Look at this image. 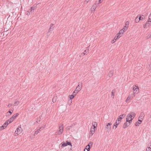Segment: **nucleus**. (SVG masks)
Returning a JSON list of instances; mask_svg holds the SVG:
<instances>
[{"mask_svg":"<svg viewBox=\"0 0 151 151\" xmlns=\"http://www.w3.org/2000/svg\"><path fill=\"white\" fill-rule=\"evenodd\" d=\"M136 114L133 112H131L128 114L126 117V122H132V119L134 118Z\"/></svg>","mask_w":151,"mask_h":151,"instance_id":"nucleus-1","label":"nucleus"},{"mask_svg":"<svg viewBox=\"0 0 151 151\" xmlns=\"http://www.w3.org/2000/svg\"><path fill=\"white\" fill-rule=\"evenodd\" d=\"M112 124L111 123H109L106 124L105 127V129L106 132H109L111 130V125Z\"/></svg>","mask_w":151,"mask_h":151,"instance_id":"nucleus-2","label":"nucleus"},{"mask_svg":"<svg viewBox=\"0 0 151 151\" xmlns=\"http://www.w3.org/2000/svg\"><path fill=\"white\" fill-rule=\"evenodd\" d=\"M22 129L21 127L20 126H19L15 132V135H16V134L18 135L19 134H20L22 132Z\"/></svg>","mask_w":151,"mask_h":151,"instance_id":"nucleus-3","label":"nucleus"},{"mask_svg":"<svg viewBox=\"0 0 151 151\" xmlns=\"http://www.w3.org/2000/svg\"><path fill=\"white\" fill-rule=\"evenodd\" d=\"M151 22V20H148L145 24L143 25V27L144 28H147L149 26L151 25V24L149 22Z\"/></svg>","mask_w":151,"mask_h":151,"instance_id":"nucleus-4","label":"nucleus"},{"mask_svg":"<svg viewBox=\"0 0 151 151\" xmlns=\"http://www.w3.org/2000/svg\"><path fill=\"white\" fill-rule=\"evenodd\" d=\"M131 123L132 122H127L126 121L124 124L123 126V127L124 129L126 128L131 124Z\"/></svg>","mask_w":151,"mask_h":151,"instance_id":"nucleus-5","label":"nucleus"},{"mask_svg":"<svg viewBox=\"0 0 151 151\" xmlns=\"http://www.w3.org/2000/svg\"><path fill=\"white\" fill-rule=\"evenodd\" d=\"M139 88L138 87L135 86L133 88V92L134 94H136L138 93Z\"/></svg>","mask_w":151,"mask_h":151,"instance_id":"nucleus-6","label":"nucleus"},{"mask_svg":"<svg viewBox=\"0 0 151 151\" xmlns=\"http://www.w3.org/2000/svg\"><path fill=\"white\" fill-rule=\"evenodd\" d=\"M125 116V114H122L119 116L118 118L117 119V121L118 122L120 121V120L122 119L123 117H124Z\"/></svg>","mask_w":151,"mask_h":151,"instance_id":"nucleus-7","label":"nucleus"},{"mask_svg":"<svg viewBox=\"0 0 151 151\" xmlns=\"http://www.w3.org/2000/svg\"><path fill=\"white\" fill-rule=\"evenodd\" d=\"M64 128L63 125V124H60L59 126V131L62 132L63 133V129Z\"/></svg>","mask_w":151,"mask_h":151,"instance_id":"nucleus-8","label":"nucleus"},{"mask_svg":"<svg viewBox=\"0 0 151 151\" xmlns=\"http://www.w3.org/2000/svg\"><path fill=\"white\" fill-rule=\"evenodd\" d=\"M144 116V113L143 112H141L140 114L138 119H142Z\"/></svg>","mask_w":151,"mask_h":151,"instance_id":"nucleus-9","label":"nucleus"},{"mask_svg":"<svg viewBox=\"0 0 151 151\" xmlns=\"http://www.w3.org/2000/svg\"><path fill=\"white\" fill-rule=\"evenodd\" d=\"M97 6V4L95 3L94 4L91 8V10L92 11H94L95 10Z\"/></svg>","mask_w":151,"mask_h":151,"instance_id":"nucleus-10","label":"nucleus"},{"mask_svg":"<svg viewBox=\"0 0 151 151\" xmlns=\"http://www.w3.org/2000/svg\"><path fill=\"white\" fill-rule=\"evenodd\" d=\"M54 27V24H51L50 25V28L48 30V32H50V31H52Z\"/></svg>","mask_w":151,"mask_h":151,"instance_id":"nucleus-11","label":"nucleus"},{"mask_svg":"<svg viewBox=\"0 0 151 151\" xmlns=\"http://www.w3.org/2000/svg\"><path fill=\"white\" fill-rule=\"evenodd\" d=\"M129 23L128 21H127L126 22V24L123 29L124 30V31H126L127 30L128 25H129Z\"/></svg>","mask_w":151,"mask_h":151,"instance_id":"nucleus-12","label":"nucleus"},{"mask_svg":"<svg viewBox=\"0 0 151 151\" xmlns=\"http://www.w3.org/2000/svg\"><path fill=\"white\" fill-rule=\"evenodd\" d=\"M142 121L139 119H138V121L137 122H136L135 123V125L136 126H139V124H141Z\"/></svg>","mask_w":151,"mask_h":151,"instance_id":"nucleus-13","label":"nucleus"},{"mask_svg":"<svg viewBox=\"0 0 151 151\" xmlns=\"http://www.w3.org/2000/svg\"><path fill=\"white\" fill-rule=\"evenodd\" d=\"M121 36H122V35H120L118 33L114 37L115 40H116L118 39H119Z\"/></svg>","mask_w":151,"mask_h":151,"instance_id":"nucleus-14","label":"nucleus"},{"mask_svg":"<svg viewBox=\"0 0 151 151\" xmlns=\"http://www.w3.org/2000/svg\"><path fill=\"white\" fill-rule=\"evenodd\" d=\"M141 16H140L139 17H137L135 19V22L136 23L138 22L139 21L141 20Z\"/></svg>","mask_w":151,"mask_h":151,"instance_id":"nucleus-15","label":"nucleus"},{"mask_svg":"<svg viewBox=\"0 0 151 151\" xmlns=\"http://www.w3.org/2000/svg\"><path fill=\"white\" fill-rule=\"evenodd\" d=\"M95 128H94L92 127L91 129L90 132L92 134V135H93L95 132Z\"/></svg>","mask_w":151,"mask_h":151,"instance_id":"nucleus-16","label":"nucleus"},{"mask_svg":"<svg viewBox=\"0 0 151 151\" xmlns=\"http://www.w3.org/2000/svg\"><path fill=\"white\" fill-rule=\"evenodd\" d=\"M13 121V119H12V118H10L9 120H7L6 122L7 123V125H8L9 124L11 123Z\"/></svg>","mask_w":151,"mask_h":151,"instance_id":"nucleus-17","label":"nucleus"},{"mask_svg":"<svg viewBox=\"0 0 151 151\" xmlns=\"http://www.w3.org/2000/svg\"><path fill=\"white\" fill-rule=\"evenodd\" d=\"M19 115L18 113H17L13 116H12V117L11 118H12V119H13V121L15 119V118Z\"/></svg>","mask_w":151,"mask_h":151,"instance_id":"nucleus-18","label":"nucleus"},{"mask_svg":"<svg viewBox=\"0 0 151 151\" xmlns=\"http://www.w3.org/2000/svg\"><path fill=\"white\" fill-rule=\"evenodd\" d=\"M126 31H124V30L123 29H121L119 33H118L120 35H121L122 36V34H123L124 32Z\"/></svg>","mask_w":151,"mask_h":151,"instance_id":"nucleus-19","label":"nucleus"},{"mask_svg":"<svg viewBox=\"0 0 151 151\" xmlns=\"http://www.w3.org/2000/svg\"><path fill=\"white\" fill-rule=\"evenodd\" d=\"M63 133L61 131H58L55 132V134L56 135H61Z\"/></svg>","mask_w":151,"mask_h":151,"instance_id":"nucleus-20","label":"nucleus"},{"mask_svg":"<svg viewBox=\"0 0 151 151\" xmlns=\"http://www.w3.org/2000/svg\"><path fill=\"white\" fill-rule=\"evenodd\" d=\"M113 70H111L110 72L109 73L108 75L109 77L111 78L112 76L113 75Z\"/></svg>","mask_w":151,"mask_h":151,"instance_id":"nucleus-21","label":"nucleus"},{"mask_svg":"<svg viewBox=\"0 0 151 151\" xmlns=\"http://www.w3.org/2000/svg\"><path fill=\"white\" fill-rule=\"evenodd\" d=\"M92 124L93 127V128H96V127L97 126V124L96 122H93L92 123Z\"/></svg>","mask_w":151,"mask_h":151,"instance_id":"nucleus-22","label":"nucleus"},{"mask_svg":"<svg viewBox=\"0 0 151 151\" xmlns=\"http://www.w3.org/2000/svg\"><path fill=\"white\" fill-rule=\"evenodd\" d=\"M10 110H11V111L10 110L7 113L8 116L10 115L12 113V112H13V111L12 109H10Z\"/></svg>","mask_w":151,"mask_h":151,"instance_id":"nucleus-23","label":"nucleus"},{"mask_svg":"<svg viewBox=\"0 0 151 151\" xmlns=\"http://www.w3.org/2000/svg\"><path fill=\"white\" fill-rule=\"evenodd\" d=\"M57 97L56 96H54L52 99V101L53 103L55 102L56 101Z\"/></svg>","mask_w":151,"mask_h":151,"instance_id":"nucleus-24","label":"nucleus"},{"mask_svg":"<svg viewBox=\"0 0 151 151\" xmlns=\"http://www.w3.org/2000/svg\"><path fill=\"white\" fill-rule=\"evenodd\" d=\"M132 99V98L131 97V96H129L126 100V102H128V101H129L131 99Z\"/></svg>","mask_w":151,"mask_h":151,"instance_id":"nucleus-25","label":"nucleus"},{"mask_svg":"<svg viewBox=\"0 0 151 151\" xmlns=\"http://www.w3.org/2000/svg\"><path fill=\"white\" fill-rule=\"evenodd\" d=\"M88 50H85L84 51V52H83L81 54V55H85L86 54V53H87L88 52Z\"/></svg>","mask_w":151,"mask_h":151,"instance_id":"nucleus-26","label":"nucleus"},{"mask_svg":"<svg viewBox=\"0 0 151 151\" xmlns=\"http://www.w3.org/2000/svg\"><path fill=\"white\" fill-rule=\"evenodd\" d=\"M81 87L78 86L76 87L75 90H77V91H79L81 90Z\"/></svg>","mask_w":151,"mask_h":151,"instance_id":"nucleus-27","label":"nucleus"},{"mask_svg":"<svg viewBox=\"0 0 151 151\" xmlns=\"http://www.w3.org/2000/svg\"><path fill=\"white\" fill-rule=\"evenodd\" d=\"M78 92L79 91H78L76 90H75L73 91V94L75 96Z\"/></svg>","mask_w":151,"mask_h":151,"instance_id":"nucleus-28","label":"nucleus"},{"mask_svg":"<svg viewBox=\"0 0 151 151\" xmlns=\"http://www.w3.org/2000/svg\"><path fill=\"white\" fill-rule=\"evenodd\" d=\"M78 86L82 88V82H79L78 83Z\"/></svg>","mask_w":151,"mask_h":151,"instance_id":"nucleus-29","label":"nucleus"},{"mask_svg":"<svg viewBox=\"0 0 151 151\" xmlns=\"http://www.w3.org/2000/svg\"><path fill=\"white\" fill-rule=\"evenodd\" d=\"M74 96H75L73 95V94L72 95H69V97L70 99H73L74 98Z\"/></svg>","mask_w":151,"mask_h":151,"instance_id":"nucleus-30","label":"nucleus"},{"mask_svg":"<svg viewBox=\"0 0 151 151\" xmlns=\"http://www.w3.org/2000/svg\"><path fill=\"white\" fill-rule=\"evenodd\" d=\"M151 37V32L148 34V35L147 36V39H148Z\"/></svg>","mask_w":151,"mask_h":151,"instance_id":"nucleus-31","label":"nucleus"},{"mask_svg":"<svg viewBox=\"0 0 151 151\" xmlns=\"http://www.w3.org/2000/svg\"><path fill=\"white\" fill-rule=\"evenodd\" d=\"M67 144L65 142H64L63 144H62L61 147H64L67 146Z\"/></svg>","mask_w":151,"mask_h":151,"instance_id":"nucleus-32","label":"nucleus"},{"mask_svg":"<svg viewBox=\"0 0 151 151\" xmlns=\"http://www.w3.org/2000/svg\"><path fill=\"white\" fill-rule=\"evenodd\" d=\"M146 151H151V148L150 147H148L147 148Z\"/></svg>","mask_w":151,"mask_h":151,"instance_id":"nucleus-33","label":"nucleus"},{"mask_svg":"<svg viewBox=\"0 0 151 151\" xmlns=\"http://www.w3.org/2000/svg\"><path fill=\"white\" fill-rule=\"evenodd\" d=\"M66 144L67 145H70L72 146L71 143L70 142H66Z\"/></svg>","mask_w":151,"mask_h":151,"instance_id":"nucleus-34","label":"nucleus"},{"mask_svg":"<svg viewBox=\"0 0 151 151\" xmlns=\"http://www.w3.org/2000/svg\"><path fill=\"white\" fill-rule=\"evenodd\" d=\"M90 147L89 146H86V148L85 149H86L88 151H89L90 150Z\"/></svg>","mask_w":151,"mask_h":151,"instance_id":"nucleus-35","label":"nucleus"},{"mask_svg":"<svg viewBox=\"0 0 151 151\" xmlns=\"http://www.w3.org/2000/svg\"><path fill=\"white\" fill-rule=\"evenodd\" d=\"M93 144V142H90L87 146H89L90 147V146H92Z\"/></svg>","mask_w":151,"mask_h":151,"instance_id":"nucleus-36","label":"nucleus"},{"mask_svg":"<svg viewBox=\"0 0 151 151\" xmlns=\"http://www.w3.org/2000/svg\"><path fill=\"white\" fill-rule=\"evenodd\" d=\"M117 125H116V124H114L113 126V129H115L117 127Z\"/></svg>","mask_w":151,"mask_h":151,"instance_id":"nucleus-37","label":"nucleus"},{"mask_svg":"<svg viewBox=\"0 0 151 151\" xmlns=\"http://www.w3.org/2000/svg\"><path fill=\"white\" fill-rule=\"evenodd\" d=\"M4 127L3 125L1 126L0 127V131H1L2 129H4Z\"/></svg>","mask_w":151,"mask_h":151,"instance_id":"nucleus-38","label":"nucleus"},{"mask_svg":"<svg viewBox=\"0 0 151 151\" xmlns=\"http://www.w3.org/2000/svg\"><path fill=\"white\" fill-rule=\"evenodd\" d=\"M19 101H16L14 103V104H15V105H18L19 104Z\"/></svg>","mask_w":151,"mask_h":151,"instance_id":"nucleus-39","label":"nucleus"},{"mask_svg":"<svg viewBox=\"0 0 151 151\" xmlns=\"http://www.w3.org/2000/svg\"><path fill=\"white\" fill-rule=\"evenodd\" d=\"M8 125H7V123L6 122L3 125V126L5 127H6Z\"/></svg>","mask_w":151,"mask_h":151,"instance_id":"nucleus-40","label":"nucleus"},{"mask_svg":"<svg viewBox=\"0 0 151 151\" xmlns=\"http://www.w3.org/2000/svg\"><path fill=\"white\" fill-rule=\"evenodd\" d=\"M115 93V90H113L111 93V95H113L114 93Z\"/></svg>","mask_w":151,"mask_h":151,"instance_id":"nucleus-41","label":"nucleus"},{"mask_svg":"<svg viewBox=\"0 0 151 151\" xmlns=\"http://www.w3.org/2000/svg\"><path fill=\"white\" fill-rule=\"evenodd\" d=\"M120 121L118 122V121H117V120H116V125H118L119 124L120 122H119Z\"/></svg>","mask_w":151,"mask_h":151,"instance_id":"nucleus-42","label":"nucleus"},{"mask_svg":"<svg viewBox=\"0 0 151 151\" xmlns=\"http://www.w3.org/2000/svg\"><path fill=\"white\" fill-rule=\"evenodd\" d=\"M13 104H9L8 106H7L8 107H10L11 106H13Z\"/></svg>","mask_w":151,"mask_h":151,"instance_id":"nucleus-43","label":"nucleus"},{"mask_svg":"<svg viewBox=\"0 0 151 151\" xmlns=\"http://www.w3.org/2000/svg\"><path fill=\"white\" fill-rule=\"evenodd\" d=\"M130 96H131V97L132 98L133 97H134V96H135V95L134 94V93H132V94L131 95H130Z\"/></svg>","mask_w":151,"mask_h":151,"instance_id":"nucleus-44","label":"nucleus"},{"mask_svg":"<svg viewBox=\"0 0 151 151\" xmlns=\"http://www.w3.org/2000/svg\"><path fill=\"white\" fill-rule=\"evenodd\" d=\"M34 9V7H31L30 9V11L31 12L32 10H33Z\"/></svg>","mask_w":151,"mask_h":151,"instance_id":"nucleus-45","label":"nucleus"},{"mask_svg":"<svg viewBox=\"0 0 151 151\" xmlns=\"http://www.w3.org/2000/svg\"><path fill=\"white\" fill-rule=\"evenodd\" d=\"M45 125L44 126L42 127H41L38 130L39 131H40L41 130V129H42V128H44L45 127Z\"/></svg>","mask_w":151,"mask_h":151,"instance_id":"nucleus-46","label":"nucleus"},{"mask_svg":"<svg viewBox=\"0 0 151 151\" xmlns=\"http://www.w3.org/2000/svg\"><path fill=\"white\" fill-rule=\"evenodd\" d=\"M141 20H142L143 19L145 18V17L143 15H142V16H141Z\"/></svg>","mask_w":151,"mask_h":151,"instance_id":"nucleus-47","label":"nucleus"},{"mask_svg":"<svg viewBox=\"0 0 151 151\" xmlns=\"http://www.w3.org/2000/svg\"><path fill=\"white\" fill-rule=\"evenodd\" d=\"M39 132V131H36L35 132L34 134H37Z\"/></svg>","mask_w":151,"mask_h":151,"instance_id":"nucleus-48","label":"nucleus"},{"mask_svg":"<svg viewBox=\"0 0 151 151\" xmlns=\"http://www.w3.org/2000/svg\"><path fill=\"white\" fill-rule=\"evenodd\" d=\"M116 40H115L114 39L113 40L111 41V43H114L116 41Z\"/></svg>","mask_w":151,"mask_h":151,"instance_id":"nucleus-49","label":"nucleus"},{"mask_svg":"<svg viewBox=\"0 0 151 151\" xmlns=\"http://www.w3.org/2000/svg\"><path fill=\"white\" fill-rule=\"evenodd\" d=\"M40 119L39 120L38 119H37V120L36 121V122L38 123V122H39L40 121Z\"/></svg>","mask_w":151,"mask_h":151,"instance_id":"nucleus-50","label":"nucleus"},{"mask_svg":"<svg viewBox=\"0 0 151 151\" xmlns=\"http://www.w3.org/2000/svg\"><path fill=\"white\" fill-rule=\"evenodd\" d=\"M148 20H151V17H150V15H149V17H148Z\"/></svg>","mask_w":151,"mask_h":151,"instance_id":"nucleus-51","label":"nucleus"},{"mask_svg":"<svg viewBox=\"0 0 151 151\" xmlns=\"http://www.w3.org/2000/svg\"><path fill=\"white\" fill-rule=\"evenodd\" d=\"M103 1V0H99V2L98 4H99V3H100L101 2H102Z\"/></svg>","mask_w":151,"mask_h":151,"instance_id":"nucleus-52","label":"nucleus"},{"mask_svg":"<svg viewBox=\"0 0 151 151\" xmlns=\"http://www.w3.org/2000/svg\"><path fill=\"white\" fill-rule=\"evenodd\" d=\"M111 97L113 98V99H114V95H111Z\"/></svg>","mask_w":151,"mask_h":151,"instance_id":"nucleus-53","label":"nucleus"},{"mask_svg":"<svg viewBox=\"0 0 151 151\" xmlns=\"http://www.w3.org/2000/svg\"><path fill=\"white\" fill-rule=\"evenodd\" d=\"M150 17H151V13L150 14Z\"/></svg>","mask_w":151,"mask_h":151,"instance_id":"nucleus-54","label":"nucleus"},{"mask_svg":"<svg viewBox=\"0 0 151 151\" xmlns=\"http://www.w3.org/2000/svg\"><path fill=\"white\" fill-rule=\"evenodd\" d=\"M70 151H73L70 150Z\"/></svg>","mask_w":151,"mask_h":151,"instance_id":"nucleus-55","label":"nucleus"},{"mask_svg":"<svg viewBox=\"0 0 151 151\" xmlns=\"http://www.w3.org/2000/svg\"><path fill=\"white\" fill-rule=\"evenodd\" d=\"M27 15H28V13H27Z\"/></svg>","mask_w":151,"mask_h":151,"instance_id":"nucleus-56","label":"nucleus"},{"mask_svg":"<svg viewBox=\"0 0 151 151\" xmlns=\"http://www.w3.org/2000/svg\"><path fill=\"white\" fill-rule=\"evenodd\" d=\"M151 146V145H150Z\"/></svg>","mask_w":151,"mask_h":151,"instance_id":"nucleus-57","label":"nucleus"}]
</instances>
